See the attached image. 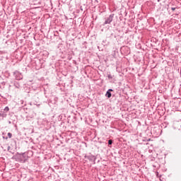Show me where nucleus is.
I'll return each instance as SVG.
<instances>
[{
	"label": "nucleus",
	"mask_w": 181,
	"mask_h": 181,
	"mask_svg": "<svg viewBox=\"0 0 181 181\" xmlns=\"http://www.w3.org/2000/svg\"><path fill=\"white\" fill-rule=\"evenodd\" d=\"M112 22V16H110L105 21V25L110 23Z\"/></svg>",
	"instance_id": "obj_1"
},
{
	"label": "nucleus",
	"mask_w": 181,
	"mask_h": 181,
	"mask_svg": "<svg viewBox=\"0 0 181 181\" xmlns=\"http://www.w3.org/2000/svg\"><path fill=\"white\" fill-rule=\"evenodd\" d=\"M106 97H107V98H111V92L107 91Z\"/></svg>",
	"instance_id": "obj_2"
},
{
	"label": "nucleus",
	"mask_w": 181,
	"mask_h": 181,
	"mask_svg": "<svg viewBox=\"0 0 181 181\" xmlns=\"http://www.w3.org/2000/svg\"><path fill=\"white\" fill-rule=\"evenodd\" d=\"M108 144L109 145H112V140H109L108 141Z\"/></svg>",
	"instance_id": "obj_3"
},
{
	"label": "nucleus",
	"mask_w": 181,
	"mask_h": 181,
	"mask_svg": "<svg viewBox=\"0 0 181 181\" xmlns=\"http://www.w3.org/2000/svg\"><path fill=\"white\" fill-rule=\"evenodd\" d=\"M8 138H12V134L11 133H8Z\"/></svg>",
	"instance_id": "obj_4"
},
{
	"label": "nucleus",
	"mask_w": 181,
	"mask_h": 181,
	"mask_svg": "<svg viewBox=\"0 0 181 181\" xmlns=\"http://www.w3.org/2000/svg\"><path fill=\"white\" fill-rule=\"evenodd\" d=\"M4 111H9V107H6L4 108Z\"/></svg>",
	"instance_id": "obj_5"
},
{
	"label": "nucleus",
	"mask_w": 181,
	"mask_h": 181,
	"mask_svg": "<svg viewBox=\"0 0 181 181\" xmlns=\"http://www.w3.org/2000/svg\"><path fill=\"white\" fill-rule=\"evenodd\" d=\"M171 9H172V11H175L176 8L173 7V8H171Z\"/></svg>",
	"instance_id": "obj_6"
},
{
	"label": "nucleus",
	"mask_w": 181,
	"mask_h": 181,
	"mask_svg": "<svg viewBox=\"0 0 181 181\" xmlns=\"http://www.w3.org/2000/svg\"><path fill=\"white\" fill-rule=\"evenodd\" d=\"M107 91H109V93H110V91H112V89H109Z\"/></svg>",
	"instance_id": "obj_7"
}]
</instances>
